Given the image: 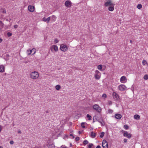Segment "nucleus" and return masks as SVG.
Wrapping results in <instances>:
<instances>
[{
    "label": "nucleus",
    "instance_id": "f257e3e1",
    "mask_svg": "<svg viewBox=\"0 0 148 148\" xmlns=\"http://www.w3.org/2000/svg\"><path fill=\"white\" fill-rule=\"evenodd\" d=\"M93 119H96L97 121L100 123L102 126L105 125V122L104 121L103 118L101 116L98 117L97 115H96L93 117Z\"/></svg>",
    "mask_w": 148,
    "mask_h": 148
},
{
    "label": "nucleus",
    "instance_id": "f03ea898",
    "mask_svg": "<svg viewBox=\"0 0 148 148\" xmlns=\"http://www.w3.org/2000/svg\"><path fill=\"white\" fill-rule=\"evenodd\" d=\"M30 78L32 79H35L39 77V74L38 72L35 71L32 72L30 75Z\"/></svg>",
    "mask_w": 148,
    "mask_h": 148
},
{
    "label": "nucleus",
    "instance_id": "7ed1b4c3",
    "mask_svg": "<svg viewBox=\"0 0 148 148\" xmlns=\"http://www.w3.org/2000/svg\"><path fill=\"white\" fill-rule=\"evenodd\" d=\"M101 76V73L98 70L95 71L94 77L96 79L99 80Z\"/></svg>",
    "mask_w": 148,
    "mask_h": 148
},
{
    "label": "nucleus",
    "instance_id": "20e7f679",
    "mask_svg": "<svg viewBox=\"0 0 148 148\" xmlns=\"http://www.w3.org/2000/svg\"><path fill=\"white\" fill-rule=\"evenodd\" d=\"M93 108L94 110L98 113H100L101 111V108L97 104L94 105L93 106Z\"/></svg>",
    "mask_w": 148,
    "mask_h": 148
},
{
    "label": "nucleus",
    "instance_id": "39448f33",
    "mask_svg": "<svg viewBox=\"0 0 148 148\" xmlns=\"http://www.w3.org/2000/svg\"><path fill=\"white\" fill-rule=\"evenodd\" d=\"M60 49L61 51L64 52L66 51L68 49L67 45L64 44H61L60 46Z\"/></svg>",
    "mask_w": 148,
    "mask_h": 148
},
{
    "label": "nucleus",
    "instance_id": "423d86ee",
    "mask_svg": "<svg viewBox=\"0 0 148 148\" xmlns=\"http://www.w3.org/2000/svg\"><path fill=\"white\" fill-rule=\"evenodd\" d=\"M50 49L52 52L54 53L58 51V47L56 45H54L51 47Z\"/></svg>",
    "mask_w": 148,
    "mask_h": 148
},
{
    "label": "nucleus",
    "instance_id": "0eeeda50",
    "mask_svg": "<svg viewBox=\"0 0 148 148\" xmlns=\"http://www.w3.org/2000/svg\"><path fill=\"white\" fill-rule=\"evenodd\" d=\"M104 5L105 6L108 7L110 6H114L115 4L113 3L110 0H108L105 3Z\"/></svg>",
    "mask_w": 148,
    "mask_h": 148
},
{
    "label": "nucleus",
    "instance_id": "6e6552de",
    "mask_svg": "<svg viewBox=\"0 0 148 148\" xmlns=\"http://www.w3.org/2000/svg\"><path fill=\"white\" fill-rule=\"evenodd\" d=\"M126 87L123 84L119 85L118 86V88L121 91H124L126 90Z\"/></svg>",
    "mask_w": 148,
    "mask_h": 148
},
{
    "label": "nucleus",
    "instance_id": "1a4fd4ad",
    "mask_svg": "<svg viewBox=\"0 0 148 148\" xmlns=\"http://www.w3.org/2000/svg\"><path fill=\"white\" fill-rule=\"evenodd\" d=\"M102 146L103 148H108V144L106 140H103Z\"/></svg>",
    "mask_w": 148,
    "mask_h": 148
},
{
    "label": "nucleus",
    "instance_id": "9d476101",
    "mask_svg": "<svg viewBox=\"0 0 148 148\" xmlns=\"http://www.w3.org/2000/svg\"><path fill=\"white\" fill-rule=\"evenodd\" d=\"M123 136L125 137H126L129 138H130L132 137V135L131 134L128 133L127 131H124L123 132Z\"/></svg>",
    "mask_w": 148,
    "mask_h": 148
},
{
    "label": "nucleus",
    "instance_id": "9b49d317",
    "mask_svg": "<svg viewBox=\"0 0 148 148\" xmlns=\"http://www.w3.org/2000/svg\"><path fill=\"white\" fill-rule=\"evenodd\" d=\"M112 96L115 100H117L119 99V96L116 92H114L113 93Z\"/></svg>",
    "mask_w": 148,
    "mask_h": 148
},
{
    "label": "nucleus",
    "instance_id": "f8f14e48",
    "mask_svg": "<svg viewBox=\"0 0 148 148\" xmlns=\"http://www.w3.org/2000/svg\"><path fill=\"white\" fill-rule=\"evenodd\" d=\"M72 3L69 0L66 1L64 3L65 5L67 7L69 8L71 6Z\"/></svg>",
    "mask_w": 148,
    "mask_h": 148
},
{
    "label": "nucleus",
    "instance_id": "ddd939ff",
    "mask_svg": "<svg viewBox=\"0 0 148 148\" xmlns=\"http://www.w3.org/2000/svg\"><path fill=\"white\" fill-rule=\"evenodd\" d=\"M120 82L123 83H125L127 82V78L125 76L121 77L120 78Z\"/></svg>",
    "mask_w": 148,
    "mask_h": 148
},
{
    "label": "nucleus",
    "instance_id": "4468645a",
    "mask_svg": "<svg viewBox=\"0 0 148 148\" xmlns=\"http://www.w3.org/2000/svg\"><path fill=\"white\" fill-rule=\"evenodd\" d=\"M28 10L31 12H33L34 10V6L29 5L28 7Z\"/></svg>",
    "mask_w": 148,
    "mask_h": 148
},
{
    "label": "nucleus",
    "instance_id": "2eb2a0df",
    "mask_svg": "<svg viewBox=\"0 0 148 148\" xmlns=\"http://www.w3.org/2000/svg\"><path fill=\"white\" fill-rule=\"evenodd\" d=\"M5 71V67L3 65H0V72L1 73H3Z\"/></svg>",
    "mask_w": 148,
    "mask_h": 148
},
{
    "label": "nucleus",
    "instance_id": "dca6fc26",
    "mask_svg": "<svg viewBox=\"0 0 148 148\" xmlns=\"http://www.w3.org/2000/svg\"><path fill=\"white\" fill-rule=\"evenodd\" d=\"M50 19V17H49L47 18H46L45 17H44L43 18V21H44L46 22L47 23H49V22Z\"/></svg>",
    "mask_w": 148,
    "mask_h": 148
},
{
    "label": "nucleus",
    "instance_id": "f3484780",
    "mask_svg": "<svg viewBox=\"0 0 148 148\" xmlns=\"http://www.w3.org/2000/svg\"><path fill=\"white\" fill-rule=\"evenodd\" d=\"M122 117L121 115L119 114H115V117L116 119H120Z\"/></svg>",
    "mask_w": 148,
    "mask_h": 148
},
{
    "label": "nucleus",
    "instance_id": "a211bd4d",
    "mask_svg": "<svg viewBox=\"0 0 148 148\" xmlns=\"http://www.w3.org/2000/svg\"><path fill=\"white\" fill-rule=\"evenodd\" d=\"M96 134L95 133H94L93 132H92L90 133V136L92 138L95 137Z\"/></svg>",
    "mask_w": 148,
    "mask_h": 148
},
{
    "label": "nucleus",
    "instance_id": "6ab92c4d",
    "mask_svg": "<svg viewBox=\"0 0 148 148\" xmlns=\"http://www.w3.org/2000/svg\"><path fill=\"white\" fill-rule=\"evenodd\" d=\"M140 116L138 114H135L134 116V118L135 119L139 120L140 119Z\"/></svg>",
    "mask_w": 148,
    "mask_h": 148
},
{
    "label": "nucleus",
    "instance_id": "aec40b11",
    "mask_svg": "<svg viewBox=\"0 0 148 148\" xmlns=\"http://www.w3.org/2000/svg\"><path fill=\"white\" fill-rule=\"evenodd\" d=\"M108 9L109 11H112L114 10V6H110L108 8Z\"/></svg>",
    "mask_w": 148,
    "mask_h": 148
},
{
    "label": "nucleus",
    "instance_id": "412c9836",
    "mask_svg": "<svg viewBox=\"0 0 148 148\" xmlns=\"http://www.w3.org/2000/svg\"><path fill=\"white\" fill-rule=\"evenodd\" d=\"M3 24L1 21H0V31L2 30V29L3 28Z\"/></svg>",
    "mask_w": 148,
    "mask_h": 148
},
{
    "label": "nucleus",
    "instance_id": "4be33fe9",
    "mask_svg": "<svg viewBox=\"0 0 148 148\" xmlns=\"http://www.w3.org/2000/svg\"><path fill=\"white\" fill-rule=\"evenodd\" d=\"M102 65H99L97 66V69L100 71H102Z\"/></svg>",
    "mask_w": 148,
    "mask_h": 148
},
{
    "label": "nucleus",
    "instance_id": "5701e85b",
    "mask_svg": "<svg viewBox=\"0 0 148 148\" xmlns=\"http://www.w3.org/2000/svg\"><path fill=\"white\" fill-rule=\"evenodd\" d=\"M55 88L58 90H59L61 88V86L59 85H57L56 86Z\"/></svg>",
    "mask_w": 148,
    "mask_h": 148
},
{
    "label": "nucleus",
    "instance_id": "b1692460",
    "mask_svg": "<svg viewBox=\"0 0 148 148\" xmlns=\"http://www.w3.org/2000/svg\"><path fill=\"white\" fill-rule=\"evenodd\" d=\"M32 52V50L30 49H28L27 51V53L28 55H30L31 54Z\"/></svg>",
    "mask_w": 148,
    "mask_h": 148
},
{
    "label": "nucleus",
    "instance_id": "393cba45",
    "mask_svg": "<svg viewBox=\"0 0 148 148\" xmlns=\"http://www.w3.org/2000/svg\"><path fill=\"white\" fill-rule=\"evenodd\" d=\"M88 148H95V147L92 144L90 143L88 145Z\"/></svg>",
    "mask_w": 148,
    "mask_h": 148
},
{
    "label": "nucleus",
    "instance_id": "a878e982",
    "mask_svg": "<svg viewBox=\"0 0 148 148\" xmlns=\"http://www.w3.org/2000/svg\"><path fill=\"white\" fill-rule=\"evenodd\" d=\"M0 12L3 13H5L6 12V10L3 9H1L0 10Z\"/></svg>",
    "mask_w": 148,
    "mask_h": 148
},
{
    "label": "nucleus",
    "instance_id": "bb28decb",
    "mask_svg": "<svg viewBox=\"0 0 148 148\" xmlns=\"http://www.w3.org/2000/svg\"><path fill=\"white\" fill-rule=\"evenodd\" d=\"M31 50H32V52H33V54H32V55H33L34 54L36 53V49L35 48L32 49Z\"/></svg>",
    "mask_w": 148,
    "mask_h": 148
},
{
    "label": "nucleus",
    "instance_id": "cd10ccee",
    "mask_svg": "<svg viewBox=\"0 0 148 148\" xmlns=\"http://www.w3.org/2000/svg\"><path fill=\"white\" fill-rule=\"evenodd\" d=\"M52 19L53 20V21H55L56 18V17L54 15H52L51 17Z\"/></svg>",
    "mask_w": 148,
    "mask_h": 148
},
{
    "label": "nucleus",
    "instance_id": "c85d7f7f",
    "mask_svg": "<svg viewBox=\"0 0 148 148\" xmlns=\"http://www.w3.org/2000/svg\"><path fill=\"white\" fill-rule=\"evenodd\" d=\"M147 62L145 60H143L142 61V64L143 65H145L146 64H147Z\"/></svg>",
    "mask_w": 148,
    "mask_h": 148
},
{
    "label": "nucleus",
    "instance_id": "c756f323",
    "mask_svg": "<svg viewBox=\"0 0 148 148\" xmlns=\"http://www.w3.org/2000/svg\"><path fill=\"white\" fill-rule=\"evenodd\" d=\"M88 140H86L84 141L83 144L84 145H86L88 144Z\"/></svg>",
    "mask_w": 148,
    "mask_h": 148
},
{
    "label": "nucleus",
    "instance_id": "7c9ffc66",
    "mask_svg": "<svg viewBox=\"0 0 148 148\" xmlns=\"http://www.w3.org/2000/svg\"><path fill=\"white\" fill-rule=\"evenodd\" d=\"M142 7V5L141 4H138L137 6V8L138 9H140Z\"/></svg>",
    "mask_w": 148,
    "mask_h": 148
},
{
    "label": "nucleus",
    "instance_id": "2f4dec72",
    "mask_svg": "<svg viewBox=\"0 0 148 148\" xmlns=\"http://www.w3.org/2000/svg\"><path fill=\"white\" fill-rule=\"evenodd\" d=\"M85 123L84 122H82L81 123V125L82 128H84L85 127V126L84 125Z\"/></svg>",
    "mask_w": 148,
    "mask_h": 148
},
{
    "label": "nucleus",
    "instance_id": "473e14b6",
    "mask_svg": "<svg viewBox=\"0 0 148 148\" xmlns=\"http://www.w3.org/2000/svg\"><path fill=\"white\" fill-rule=\"evenodd\" d=\"M108 113L111 114L113 112V110L111 109H109L108 111Z\"/></svg>",
    "mask_w": 148,
    "mask_h": 148
},
{
    "label": "nucleus",
    "instance_id": "72a5a7b5",
    "mask_svg": "<svg viewBox=\"0 0 148 148\" xmlns=\"http://www.w3.org/2000/svg\"><path fill=\"white\" fill-rule=\"evenodd\" d=\"M87 117L88 118V120H91V116L90 115H89L88 114L87 115Z\"/></svg>",
    "mask_w": 148,
    "mask_h": 148
},
{
    "label": "nucleus",
    "instance_id": "f704fd0d",
    "mask_svg": "<svg viewBox=\"0 0 148 148\" xmlns=\"http://www.w3.org/2000/svg\"><path fill=\"white\" fill-rule=\"evenodd\" d=\"M144 79L145 80H147L148 79V75H145L144 77Z\"/></svg>",
    "mask_w": 148,
    "mask_h": 148
},
{
    "label": "nucleus",
    "instance_id": "c9c22d12",
    "mask_svg": "<svg viewBox=\"0 0 148 148\" xmlns=\"http://www.w3.org/2000/svg\"><path fill=\"white\" fill-rule=\"evenodd\" d=\"M104 132H102L101 133V134L100 135V137L101 138H102L104 136Z\"/></svg>",
    "mask_w": 148,
    "mask_h": 148
},
{
    "label": "nucleus",
    "instance_id": "e433bc0d",
    "mask_svg": "<svg viewBox=\"0 0 148 148\" xmlns=\"http://www.w3.org/2000/svg\"><path fill=\"white\" fill-rule=\"evenodd\" d=\"M124 127L126 130H127L129 128L128 126L126 125H124Z\"/></svg>",
    "mask_w": 148,
    "mask_h": 148
},
{
    "label": "nucleus",
    "instance_id": "4c0bfd02",
    "mask_svg": "<svg viewBox=\"0 0 148 148\" xmlns=\"http://www.w3.org/2000/svg\"><path fill=\"white\" fill-rule=\"evenodd\" d=\"M7 35L8 36L10 37L12 36V34L10 32H8L7 34Z\"/></svg>",
    "mask_w": 148,
    "mask_h": 148
},
{
    "label": "nucleus",
    "instance_id": "58836bf2",
    "mask_svg": "<svg viewBox=\"0 0 148 148\" xmlns=\"http://www.w3.org/2000/svg\"><path fill=\"white\" fill-rule=\"evenodd\" d=\"M107 97V95L106 94H104L102 95V97L104 98H106Z\"/></svg>",
    "mask_w": 148,
    "mask_h": 148
},
{
    "label": "nucleus",
    "instance_id": "ea45409f",
    "mask_svg": "<svg viewBox=\"0 0 148 148\" xmlns=\"http://www.w3.org/2000/svg\"><path fill=\"white\" fill-rule=\"evenodd\" d=\"M58 42V40L57 39H56L55 40L54 43L55 44L57 43Z\"/></svg>",
    "mask_w": 148,
    "mask_h": 148
},
{
    "label": "nucleus",
    "instance_id": "a19ab883",
    "mask_svg": "<svg viewBox=\"0 0 148 148\" xmlns=\"http://www.w3.org/2000/svg\"><path fill=\"white\" fill-rule=\"evenodd\" d=\"M79 138L78 137H77L75 138V140L76 141H78L79 140Z\"/></svg>",
    "mask_w": 148,
    "mask_h": 148
},
{
    "label": "nucleus",
    "instance_id": "79ce46f5",
    "mask_svg": "<svg viewBox=\"0 0 148 148\" xmlns=\"http://www.w3.org/2000/svg\"><path fill=\"white\" fill-rule=\"evenodd\" d=\"M108 103L109 105H111L112 104V102L111 101H109Z\"/></svg>",
    "mask_w": 148,
    "mask_h": 148
},
{
    "label": "nucleus",
    "instance_id": "37998d69",
    "mask_svg": "<svg viewBox=\"0 0 148 148\" xmlns=\"http://www.w3.org/2000/svg\"><path fill=\"white\" fill-rule=\"evenodd\" d=\"M14 142L13 140H11L10 142V144H11V145L13 144H14Z\"/></svg>",
    "mask_w": 148,
    "mask_h": 148
},
{
    "label": "nucleus",
    "instance_id": "c03bdc74",
    "mask_svg": "<svg viewBox=\"0 0 148 148\" xmlns=\"http://www.w3.org/2000/svg\"><path fill=\"white\" fill-rule=\"evenodd\" d=\"M18 25H16L14 26V27L15 29H16L17 28Z\"/></svg>",
    "mask_w": 148,
    "mask_h": 148
},
{
    "label": "nucleus",
    "instance_id": "a18cd8bd",
    "mask_svg": "<svg viewBox=\"0 0 148 148\" xmlns=\"http://www.w3.org/2000/svg\"><path fill=\"white\" fill-rule=\"evenodd\" d=\"M61 148H67L66 146H65L62 145L61 146Z\"/></svg>",
    "mask_w": 148,
    "mask_h": 148
},
{
    "label": "nucleus",
    "instance_id": "49530a36",
    "mask_svg": "<svg viewBox=\"0 0 148 148\" xmlns=\"http://www.w3.org/2000/svg\"><path fill=\"white\" fill-rule=\"evenodd\" d=\"M127 141V139H124V142H125V143H126Z\"/></svg>",
    "mask_w": 148,
    "mask_h": 148
},
{
    "label": "nucleus",
    "instance_id": "de8ad7c7",
    "mask_svg": "<svg viewBox=\"0 0 148 148\" xmlns=\"http://www.w3.org/2000/svg\"><path fill=\"white\" fill-rule=\"evenodd\" d=\"M21 133V130H18V133H19V134H20Z\"/></svg>",
    "mask_w": 148,
    "mask_h": 148
},
{
    "label": "nucleus",
    "instance_id": "09e8293b",
    "mask_svg": "<svg viewBox=\"0 0 148 148\" xmlns=\"http://www.w3.org/2000/svg\"><path fill=\"white\" fill-rule=\"evenodd\" d=\"M96 148H101V146L99 145H98L97 146Z\"/></svg>",
    "mask_w": 148,
    "mask_h": 148
},
{
    "label": "nucleus",
    "instance_id": "8fccbe9b",
    "mask_svg": "<svg viewBox=\"0 0 148 148\" xmlns=\"http://www.w3.org/2000/svg\"><path fill=\"white\" fill-rule=\"evenodd\" d=\"M3 41V40L1 38H0V43H1Z\"/></svg>",
    "mask_w": 148,
    "mask_h": 148
},
{
    "label": "nucleus",
    "instance_id": "3c124183",
    "mask_svg": "<svg viewBox=\"0 0 148 148\" xmlns=\"http://www.w3.org/2000/svg\"><path fill=\"white\" fill-rule=\"evenodd\" d=\"M70 136H73V138H74V136H73L72 134H70Z\"/></svg>",
    "mask_w": 148,
    "mask_h": 148
},
{
    "label": "nucleus",
    "instance_id": "603ef678",
    "mask_svg": "<svg viewBox=\"0 0 148 148\" xmlns=\"http://www.w3.org/2000/svg\"><path fill=\"white\" fill-rule=\"evenodd\" d=\"M1 126L0 125V132H1Z\"/></svg>",
    "mask_w": 148,
    "mask_h": 148
},
{
    "label": "nucleus",
    "instance_id": "864d4df0",
    "mask_svg": "<svg viewBox=\"0 0 148 148\" xmlns=\"http://www.w3.org/2000/svg\"><path fill=\"white\" fill-rule=\"evenodd\" d=\"M130 42L131 43H132V40H130Z\"/></svg>",
    "mask_w": 148,
    "mask_h": 148
},
{
    "label": "nucleus",
    "instance_id": "5fc2aeb1",
    "mask_svg": "<svg viewBox=\"0 0 148 148\" xmlns=\"http://www.w3.org/2000/svg\"><path fill=\"white\" fill-rule=\"evenodd\" d=\"M28 62V61H26L25 62V63H26Z\"/></svg>",
    "mask_w": 148,
    "mask_h": 148
},
{
    "label": "nucleus",
    "instance_id": "6e6d98bb",
    "mask_svg": "<svg viewBox=\"0 0 148 148\" xmlns=\"http://www.w3.org/2000/svg\"><path fill=\"white\" fill-rule=\"evenodd\" d=\"M79 134H80L81 133V132L80 131H79Z\"/></svg>",
    "mask_w": 148,
    "mask_h": 148
},
{
    "label": "nucleus",
    "instance_id": "4d7b16f0",
    "mask_svg": "<svg viewBox=\"0 0 148 148\" xmlns=\"http://www.w3.org/2000/svg\"><path fill=\"white\" fill-rule=\"evenodd\" d=\"M0 148H3L2 146H0Z\"/></svg>",
    "mask_w": 148,
    "mask_h": 148
},
{
    "label": "nucleus",
    "instance_id": "13d9d810",
    "mask_svg": "<svg viewBox=\"0 0 148 148\" xmlns=\"http://www.w3.org/2000/svg\"><path fill=\"white\" fill-rule=\"evenodd\" d=\"M51 146H49V148H50V147H51Z\"/></svg>",
    "mask_w": 148,
    "mask_h": 148
},
{
    "label": "nucleus",
    "instance_id": "bf43d9fd",
    "mask_svg": "<svg viewBox=\"0 0 148 148\" xmlns=\"http://www.w3.org/2000/svg\"><path fill=\"white\" fill-rule=\"evenodd\" d=\"M147 64L148 66V63H147Z\"/></svg>",
    "mask_w": 148,
    "mask_h": 148
}]
</instances>
